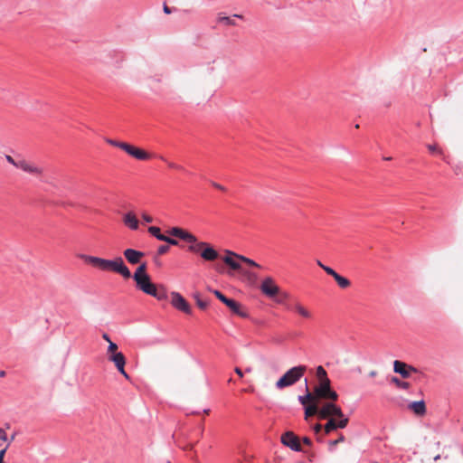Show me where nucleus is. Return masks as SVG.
I'll return each instance as SVG.
<instances>
[{
	"instance_id": "nucleus-3",
	"label": "nucleus",
	"mask_w": 463,
	"mask_h": 463,
	"mask_svg": "<svg viewBox=\"0 0 463 463\" xmlns=\"http://www.w3.org/2000/svg\"><path fill=\"white\" fill-rule=\"evenodd\" d=\"M307 371L306 365H298L288 370L276 383V388L282 390L298 383Z\"/></svg>"
},
{
	"instance_id": "nucleus-35",
	"label": "nucleus",
	"mask_w": 463,
	"mask_h": 463,
	"mask_svg": "<svg viewBox=\"0 0 463 463\" xmlns=\"http://www.w3.org/2000/svg\"><path fill=\"white\" fill-rule=\"evenodd\" d=\"M345 439V436L343 434H340L338 439H334V440H330L329 441V447H330L329 449L332 451L333 450V447L336 446L340 442H344Z\"/></svg>"
},
{
	"instance_id": "nucleus-7",
	"label": "nucleus",
	"mask_w": 463,
	"mask_h": 463,
	"mask_svg": "<svg viewBox=\"0 0 463 463\" xmlns=\"http://www.w3.org/2000/svg\"><path fill=\"white\" fill-rule=\"evenodd\" d=\"M171 304L172 306L185 314L190 315L192 313V308L186 299L178 292L171 293Z\"/></svg>"
},
{
	"instance_id": "nucleus-13",
	"label": "nucleus",
	"mask_w": 463,
	"mask_h": 463,
	"mask_svg": "<svg viewBox=\"0 0 463 463\" xmlns=\"http://www.w3.org/2000/svg\"><path fill=\"white\" fill-rule=\"evenodd\" d=\"M128 155L131 156L132 157L137 159V160H148L151 158V155L145 150L138 148L137 146H134L128 143L126 144L124 146V150Z\"/></svg>"
},
{
	"instance_id": "nucleus-12",
	"label": "nucleus",
	"mask_w": 463,
	"mask_h": 463,
	"mask_svg": "<svg viewBox=\"0 0 463 463\" xmlns=\"http://www.w3.org/2000/svg\"><path fill=\"white\" fill-rule=\"evenodd\" d=\"M109 360L114 363L120 374H122L126 379L129 378L125 370L126 357L121 352L109 354Z\"/></svg>"
},
{
	"instance_id": "nucleus-11",
	"label": "nucleus",
	"mask_w": 463,
	"mask_h": 463,
	"mask_svg": "<svg viewBox=\"0 0 463 463\" xmlns=\"http://www.w3.org/2000/svg\"><path fill=\"white\" fill-rule=\"evenodd\" d=\"M338 418L339 420H336L334 418H329L328 421L324 426L326 434H329L333 430L337 429H344L347 426L349 420L347 417L343 415L342 417Z\"/></svg>"
},
{
	"instance_id": "nucleus-39",
	"label": "nucleus",
	"mask_w": 463,
	"mask_h": 463,
	"mask_svg": "<svg viewBox=\"0 0 463 463\" xmlns=\"http://www.w3.org/2000/svg\"><path fill=\"white\" fill-rule=\"evenodd\" d=\"M322 269L326 272V274L332 276L333 278L336 275V271L328 266H322Z\"/></svg>"
},
{
	"instance_id": "nucleus-34",
	"label": "nucleus",
	"mask_w": 463,
	"mask_h": 463,
	"mask_svg": "<svg viewBox=\"0 0 463 463\" xmlns=\"http://www.w3.org/2000/svg\"><path fill=\"white\" fill-rule=\"evenodd\" d=\"M322 399H325V400H330L332 402H335L337 399H338V394L336 393L335 391H334L333 389H331L326 394V396H324Z\"/></svg>"
},
{
	"instance_id": "nucleus-14",
	"label": "nucleus",
	"mask_w": 463,
	"mask_h": 463,
	"mask_svg": "<svg viewBox=\"0 0 463 463\" xmlns=\"http://www.w3.org/2000/svg\"><path fill=\"white\" fill-rule=\"evenodd\" d=\"M287 310L295 312L306 319L312 317V313L298 300H293L292 304L287 305Z\"/></svg>"
},
{
	"instance_id": "nucleus-47",
	"label": "nucleus",
	"mask_w": 463,
	"mask_h": 463,
	"mask_svg": "<svg viewBox=\"0 0 463 463\" xmlns=\"http://www.w3.org/2000/svg\"><path fill=\"white\" fill-rule=\"evenodd\" d=\"M303 443L307 445V446H310L312 444V441L309 438L307 437H304L303 439H302Z\"/></svg>"
},
{
	"instance_id": "nucleus-19",
	"label": "nucleus",
	"mask_w": 463,
	"mask_h": 463,
	"mask_svg": "<svg viewBox=\"0 0 463 463\" xmlns=\"http://www.w3.org/2000/svg\"><path fill=\"white\" fill-rule=\"evenodd\" d=\"M168 233L172 236L177 237L182 241H193V233L180 228V227H173L168 231Z\"/></svg>"
},
{
	"instance_id": "nucleus-30",
	"label": "nucleus",
	"mask_w": 463,
	"mask_h": 463,
	"mask_svg": "<svg viewBox=\"0 0 463 463\" xmlns=\"http://www.w3.org/2000/svg\"><path fill=\"white\" fill-rule=\"evenodd\" d=\"M391 382L392 383H394L398 388H401L403 390H408L411 386V384L408 382H403L397 377H392L391 379Z\"/></svg>"
},
{
	"instance_id": "nucleus-24",
	"label": "nucleus",
	"mask_w": 463,
	"mask_h": 463,
	"mask_svg": "<svg viewBox=\"0 0 463 463\" xmlns=\"http://www.w3.org/2000/svg\"><path fill=\"white\" fill-rule=\"evenodd\" d=\"M311 415L319 417V401H315L305 407V418L307 419Z\"/></svg>"
},
{
	"instance_id": "nucleus-32",
	"label": "nucleus",
	"mask_w": 463,
	"mask_h": 463,
	"mask_svg": "<svg viewBox=\"0 0 463 463\" xmlns=\"http://www.w3.org/2000/svg\"><path fill=\"white\" fill-rule=\"evenodd\" d=\"M159 158L165 162L167 163V165L170 167V168H173V169H176V170H180V171H183V172H185V169L180 165H177L175 163H173V162H169L167 161L164 156H160Z\"/></svg>"
},
{
	"instance_id": "nucleus-20",
	"label": "nucleus",
	"mask_w": 463,
	"mask_h": 463,
	"mask_svg": "<svg viewBox=\"0 0 463 463\" xmlns=\"http://www.w3.org/2000/svg\"><path fill=\"white\" fill-rule=\"evenodd\" d=\"M235 18L242 19L243 16L241 14H233L232 17H230L223 15L222 14H219L217 17V22L221 24H224L227 26H237Z\"/></svg>"
},
{
	"instance_id": "nucleus-57",
	"label": "nucleus",
	"mask_w": 463,
	"mask_h": 463,
	"mask_svg": "<svg viewBox=\"0 0 463 463\" xmlns=\"http://www.w3.org/2000/svg\"><path fill=\"white\" fill-rule=\"evenodd\" d=\"M383 159L388 161V160H391L392 158L391 157H384Z\"/></svg>"
},
{
	"instance_id": "nucleus-22",
	"label": "nucleus",
	"mask_w": 463,
	"mask_h": 463,
	"mask_svg": "<svg viewBox=\"0 0 463 463\" xmlns=\"http://www.w3.org/2000/svg\"><path fill=\"white\" fill-rule=\"evenodd\" d=\"M305 388H306V394L298 396V402L302 405H304L306 407V406H307V402H309V403H311V402L317 401V398H316L314 393H311L309 392V388H308V383H307V378L305 379Z\"/></svg>"
},
{
	"instance_id": "nucleus-44",
	"label": "nucleus",
	"mask_w": 463,
	"mask_h": 463,
	"mask_svg": "<svg viewBox=\"0 0 463 463\" xmlns=\"http://www.w3.org/2000/svg\"><path fill=\"white\" fill-rule=\"evenodd\" d=\"M142 218L147 223H150L153 222V218L150 215H147L146 213L142 214Z\"/></svg>"
},
{
	"instance_id": "nucleus-15",
	"label": "nucleus",
	"mask_w": 463,
	"mask_h": 463,
	"mask_svg": "<svg viewBox=\"0 0 463 463\" xmlns=\"http://www.w3.org/2000/svg\"><path fill=\"white\" fill-rule=\"evenodd\" d=\"M148 232L152 236L156 237L158 241H165V242H166L169 245L177 246L178 243H179L177 240L170 238L168 236H165V235L162 234L161 233V230H160L159 227L150 226L148 228Z\"/></svg>"
},
{
	"instance_id": "nucleus-41",
	"label": "nucleus",
	"mask_w": 463,
	"mask_h": 463,
	"mask_svg": "<svg viewBox=\"0 0 463 463\" xmlns=\"http://www.w3.org/2000/svg\"><path fill=\"white\" fill-rule=\"evenodd\" d=\"M7 439L5 431L0 428V446L2 445V442L5 441Z\"/></svg>"
},
{
	"instance_id": "nucleus-29",
	"label": "nucleus",
	"mask_w": 463,
	"mask_h": 463,
	"mask_svg": "<svg viewBox=\"0 0 463 463\" xmlns=\"http://www.w3.org/2000/svg\"><path fill=\"white\" fill-rule=\"evenodd\" d=\"M335 280L336 281L337 285L341 288H346L351 285V282L348 279L341 276L340 274L336 273V275L334 277Z\"/></svg>"
},
{
	"instance_id": "nucleus-16",
	"label": "nucleus",
	"mask_w": 463,
	"mask_h": 463,
	"mask_svg": "<svg viewBox=\"0 0 463 463\" xmlns=\"http://www.w3.org/2000/svg\"><path fill=\"white\" fill-rule=\"evenodd\" d=\"M331 381L330 379L323 380L318 383L314 390V394L317 401L322 399L326 394L331 390Z\"/></svg>"
},
{
	"instance_id": "nucleus-50",
	"label": "nucleus",
	"mask_w": 463,
	"mask_h": 463,
	"mask_svg": "<svg viewBox=\"0 0 463 463\" xmlns=\"http://www.w3.org/2000/svg\"><path fill=\"white\" fill-rule=\"evenodd\" d=\"M321 430H322V425H320V424H317L314 427V430H315L316 433H318Z\"/></svg>"
},
{
	"instance_id": "nucleus-26",
	"label": "nucleus",
	"mask_w": 463,
	"mask_h": 463,
	"mask_svg": "<svg viewBox=\"0 0 463 463\" xmlns=\"http://www.w3.org/2000/svg\"><path fill=\"white\" fill-rule=\"evenodd\" d=\"M279 297L276 298V302L278 304L283 305L285 308L287 309V305L292 304V301L290 299V295L287 292L279 293Z\"/></svg>"
},
{
	"instance_id": "nucleus-45",
	"label": "nucleus",
	"mask_w": 463,
	"mask_h": 463,
	"mask_svg": "<svg viewBox=\"0 0 463 463\" xmlns=\"http://www.w3.org/2000/svg\"><path fill=\"white\" fill-rule=\"evenodd\" d=\"M6 452V448L0 450V463H4V457Z\"/></svg>"
},
{
	"instance_id": "nucleus-56",
	"label": "nucleus",
	"mask_w": 463,
	"mask_h": 463,
	"mask_svg": "<svg viewBox=\"0 0 463 463\" xmlns=\"http://www.w3.org/2000/svg\"><path fill=\"white\" fill-rule=\"evenodd\" d=\"M439 458H440V455H437V456H435V457H434V460H435V461H437V460H438V459H439Z\"/></svg>"
},
{
	"instance_id": "nucleus-53",
	"label": "nucleus",
	"mask_w": 463,
	"mask_h": 463,
	"mask_svg": "<svg viewBox=\"0 0 463 463\" xmlns=\"http://www.w3.org/2000/svg\"><path fill=\"white\" fill-rule=\"evenodd\" d=\"M317 264L322 269V266H325L319 260H317Z\"/></svg>"
},
{
	"instance_id": "nucleus-6",
	"label": "nucleus",
	"mask_w": 463,
	"mask_h": 463,
	"mask_svg": "<svg viewBox=\"0 0 463 463\" xmlns=\"http://www.w3.org/2000/svg\"><path fill=\"white\" fill-rule=\"evenodd\" d=\"M280 440L284 446L288 447L293 451H302V447L299 439L297 435H295L294 432L286 431L281 435Z\"/></svg>"
},
{
	"instance_id": "nucleus-40",
	"label": "nucleus",
	"mask_w": 463,
	"mask_h": 463,
	"mask_svg": "<svg viewBox=\"0 0 463 463\" xmlns=\"http://www.w3.org/2000/svg\"><path fill=\"white\" fill-rule=\"evenodd\" d=\"M5 160L17 168V162L11 156L5 155Z\"/></svg>"
},
{
	"instance_id": "nucleus-48",
	"label": "nucleus",
	"mask_w": 463,
	"mask_h": 463,
	"mask_svg": "<svg viewBox=\"0 0 463 463\" xmlns=\"http://www.w3.org/2000/svg\"><path fill=\"white\" fill-rule=\"evenodd\" d=\"M163 10H164L165 14H169L172 13V10L170 9V7H168L165 4L163 6Z\"/></svg>"
},
{
	"instance_id": "nucleus-54",
	"label": "nucleus",
	"mask_w": 463,
	"mask_h": 463,
	"mask_svg": "<svg viewBox=\"0 0 463 463\" xmlns=\"http://www.w3.org/2000/svg\"><path fill=\"white\" fill-rule=\"evenodd\" d=\"M245 371H246L247 373H250V372L252 371V368H251V367H247V368L245 369Z\"/></svg>"
},
{
	"instance_id": "nucleus-8",
	"label": "nucleus",
	"mask_w": 463,
	"mask_h": 463,
	"mask_svg": "<svg viewBox=\"0 0 463 463\" xmlns=\"http://www.w3.org/2000/svg\"><path fill=\"white\" fill-rule=\"evenodd\" d=\"M214 295L221 300L224 305H226L234 314L246 317V314L241 310V305L232 298H229L225 297L221 291L214 290Z\"/></svg>"
},
{
	"instance_id": "nucleus-17",
	"label": "nucleus",
	"mask_w": 463,
	"mask_h": 463,
	"mask_svg": "<svg viewBox=\"0 0 463 463\" xmlns=\"http://www.w3.org/2000/svg\"><path fill=\"white\" fill-rule=\"evenodd\" d=\"M17 168H19L28 174L35 175H41L43 173L42 168H40L24 159L19 160L17 162Z\"/></svg>"
},
{
	"instance_id": "nucleus-28",
	"label": "nucleus",
	"mask_w": 463,
	"mask_h": 463,
	"mask_svg": "<svg viewBox=\"0 0 463 463\" xmlns=\"http://www.w3.org/2000/svg\"><path fill=\"white\" fill-rule=\"evenodd\" d=\"M226 253H229V254H231V255L235 256V257H236V259H239V260H242L243 262H245V263H247V264H249V265H250V266L258 267V268H260V266L258 263H256L253 260L249 259V258H247V257H245V256L236 254V253H234V252L231 251V250H226Z\"/></svg>"
},
{
	"instance_id": "nucleus-51",
	"label": "nucleus",
	"mask_w": 463,
	"mask_h": 463,
	"mask_svg": "<svg viewBox=\"0 0 463 463\" xmlns=\"http://www.w3.org/2000/svg\"><path fill=\"white\" fill-rule=\"evenodd\" d=\"M376 374H377V372H376V371H371V372L369 373V376H370V377H374V376H376Z\"/></svg>"
},
{
	"instance_id": "nucleus-43",
	"label": "nucleus",
	"mask_w": 463,
	"mask_h": 463,
	"mask_svg": "<svg viewBox=\"0 0 463 463\" xmlns=\"http://www.w3.org/2000/svg\"><path fill=\"white\" fill-rule=\"evenodd\" d=\"M428 149L431 152V153H434V152H438L439 154H441V150H439L436 146V145H428Z\"/></svg>"
},
{
	"instance_id": "nucleus-23",
	"label": "nucleus",
	"mask_w": 463,
	"mask_h": 463,
	"mask_svg": "<svg viewBox=\"0 0 463 463\" xmlns=\"http://www.w3.org/2000/svg\"><path fill=\"white\" fill-rule=\"evenodd\" d=\"M409 408L414 411L416 415L422 416L426 412V406L423 400L415 401L409 404Z\"/></svg>"
},
{
	"instance_id": "nucleus-31",
	"label": "nucleus",
	"mask_w": 463,
	"mask_h": 463,
	"mask_svg": "<svg viewBox=\"0 0 463 463\" xmlns=\"http://www.w3.org/2000/svg\"><path fill=\"white\" fill-rule=\"evenodd\" d=\"M317 376L318 378V382L320 381H323V380H326V379H329L327 377V373L326 371L324 369L323 366L319 365L317 367Z\"/></svg>"
},
{
	"instance_id": "nucleus-55",
	"label": "nucleus",
	"mask_w": 463,
	"mask_h": 463,
	"mask_svg": "<svg viewBox=\"0 0 463 463\" xmlns=\"http://www.w3.org/2000/svg\"><path fill=\"white\" fill-rule=\"evenodd\" d=\"M5 375V371H1L0 372V377H4Z\"/></svg>"
},
{
	"instance_id": "nucleus-1",
	"label": "nucleus",
	"mask_w": 463,
	"mask_h": 463,
	"mask_svg": "<svg viewBox=\"0 0 463 463\" xmlns=\"http://www.w3.org/2000/svg\"><path fill=\"white\" fill-rule=\"evenodd\" d=\"M80 258L85 262L91 264L92 266L99 268L103 271H114L116 273L120 274L125 279H129L131 277V272L129 269L126 266L121 257H117L114 260H107L99 257L83 254L80 256Z\"/></svg>"
},
{
	"instance_id": "nucleus-4",
	"label": "nucleus",
	"mask_w": 463,
	"mask_h": 463,
	"mask_svg": "<svg viewBox=\"0 0 463 463\" xmlns=\"http://www.w3.org/2000/svg\"><path fill=\"white\" fill-rule=\"evenodd\" d=\"M137 288L142 290L144 293L150 295L158 300H164L166 298V293L164 289L159 290L156 284L151 282L150 277L146 275L142 279L136 281Z\"/></svg>"
},
{
	"instance_id": "nucleus-10",
	"label": "nucleus",
	"mask_w": 463,
	"mask_h": 463,
	"mask_svg": "<svg viewBox=\"0 0 463 463\" xmlns=\"http://www.w3.org/2000/svg\"><path fill=\"white\" fill-rule=\"evenodd\" d=\"M260 290L264 295L269 298H275L279 293V288L274 283V280L268 277L266 278L261 285Z\"/></svg>"
},
{
	"instance_id": "nucleus-37",
	"label": "nucleus",
	"mask_w": 463,
	"mask_h": 463,
	"mask_svg": "<svg viewBox=\"0 0 463 463\" xmlns=\"http://www.w3.org/2000/svg\"><path fill=\"white\" fill-rule=\"evenodd\" d=\"M169 244L168 245H160L157 249V255H163L165 254L169 250Z\"/></svg>"
},
{
	"instance_id": "nucleus-42",
	"label": "nucleus",
	"mask_w": 463,
	"mask_h": 463,
	"mask_svg": "<svg viewBox=\"0 0 463 463\" xmlns=\"http://www.w3.org/2000/svg\"><path fill=\"white\" fill-rule=\"evenodd\" d=\"M211 184H212L213 187H215V188H217V189H219V190H221V191H226V188H225L224 186H222V184H218V183H216V182L212 181V182H211Z\"/></svg>"
},
{
	"instance_id": "nucleus-33",
	"label": "nucleus",
	"mask_w": 463,
	"mask_h": 463,
	"mask_svg": "<svg viewBox=\"0 0 463 463\" xmlns=\"http://www.w3.org/2000/svg\"><path fill=\"white\" fill-rule=\"evenodd\" d=\"M106 142L113 146L118 147L122 150H124V146H126V142L117 141L114 139L107 138Z\"/></svg>"
},
{
	"instance_id": "nucleus-46",
	"label": "nucleus",
	"mask_w": 463,
	"mask_h": 463,
	"mask_svg": "<svg viewBox=\"0 0 463 463\" xmlns=\"http://www.w3.org/2000/svg\"><path fill=\"white\" fill-rule=\"evenodd\" d=\"M234 372L238 374L239 377H243V372L241 371V368L235 367Z\"/></svg>"
},
{
	"instance_id": "nucleus-5",
	"label": "nucleus",
	"mask_w": 463,
	"mask_h": 463,
	"mask_svg": "<svg viewBox=\"0 0 463 463\" xmlns=\"http://www.w3.org/2000/svg\"><path fill=\"white\" fill-rule=\"evenodd\" d=\"M344 415L342 409L334 402H325L322 406H319V418L328 419L334 416L342 417Z\"/></svg>"
},
{
	"instance_id": "nucleus-49",
	"label": "nucleus",
	"mask_w": 463,
	"mask_h": 463,
	"mask_svg": "<svg viewBox=\"0 0 463 463\" xmlns=\"http://www.w3.org/2000/svg\"><path fill=\"white\" fill-rule=\"evenodd\" d=\"M102 338H103L104 340H106L109 344V342H112V341L110 340L109 335L107 333H104V334L102 335Z\"/></svg>"
},
{
	"instance_id": "nucleus-36",
	"label": "nucleus",
	"mask_w": 463,
	"mask_h": 463,
	"mask_svg": "<svg viewBox=\"0 0 463 463\" xmlns=\"http://www.w3.org/2000/svg\"><path fill=\"white\" fill-rule=\"evenodd\" d=\"M117 350H118V345L114 342H109V346H108L109 355L111 354H117L118 353Z\"/></svg>"
},
{
	"instance_id": "nucleus-38",
	"label": "nucleus",
	"mask_w": 463,
	"mask_h": 463,
	"mask_svg": "<svg viewBox=\"0 0 463 463\" xmlns=\"http://www.w3.org/2000/svg\"><path fill=\"white\" fill-rule=\"evenodd\" d=\"M196 304L201 309H205L208 306V302L205 300H202L196 297Z\"/></svg>"
},
{
	"instance_id": "nucleus-25",
	"label": "nucleus",
	"mask_w": 463,
	"mask_h": 463,
	"mask_svg": "<svg viewBox=\"0 0 463 463\" xmlns=\"http://www.w3.org/2000/svg\"><path fill=\"white\" fill-rule=\"evenodd\" d=\"M234 258H236V257L227 253V255L225 257H223L222 260L231 269H232L234 270H238L241 269V264Z\"/></svg>"
},
{
	"instance_id": "nucleus-52",
	"label": "nucleus",
	"mask_w": 463,
	"mask_h": 463,
	"mask_svg": "<svg viewBox=\"0 0 463 463\" xmlns=\"http://www.w3.org/2000/svg\"><path fill=\"white\" fill-rule=\"evenodd\" d=\"M154 260H155V263L157 265V266H160L161 265V262L158 260L157 257L156 256L154 258Z\"/></svg>"
},
{
	"instance_id": "nucleus-9",
	"label": "nucleus",
	"mask_w": 463,
	"mask_h": 463,
	"mask_svg": "<svg viewBox=\"0 0 463 463\" xmlns=\"http://www.w3.org/2000/svg\"><path fill=\"white\" fill-rule=\"evenodd\" d=\"M393 371L394 373H399L402 378H409L411 373H417L418 369L404 362L395 360L393 362Z\"/></svg>"
},
{
	"instance_id": "nucleus-2",
	"label": "nucleus",
	"mask_w": 463,
	"mask_h": 463,
	"mask_svg": "<svg viewBox=\"0 0 463 463\" xmlns=\"http://www.w3.org/2000/svg\"><path fill=\"white\" fill-rule=\"evenodd\" d=\"M193 238V241H186L189 243L187 247L189 252L199 254L205 261H214L219 258V252L210 243L198 241L194 234Z\"/></svg>"
},
{
	"instance_id": "nucleus-21",
	"label": "nucleus",
	"mask_w": 463,
	"mask_h": 463,
	"mask_svg": "<svg viewBox=\"0 0 463 463\" xmlns=\"http://www.w3.org/2000/svg\"><path fill=\"white\" fill-rule=\"evenodd\" d=\"M123 222H124L125 225L128 226L131 230L136 231L138 229V225H139L138 220L136 217V215L131 212H128L124 214Z\"/></svg>"
},
{
	"instance_id": "nucleus-18",
	"label": "nucleus",
	"mask_w": 463,
	"mask_h": 463,
	"mask_svg": "<svg viewBox=\"0 0 463 463\" xmlns=\"http://www.w3.org/2000/svg\"><path fill=\"white\" fill-rule=\"evenodd\" d=\"M124 257L130 264H137L139 263L142 257H144L145 253L134 249H127L123 252Z\"/></svg>"
},
{
	"instance_id": "nucleus-27",
	"label": "nucleus",
	"mask_w": 463,
	"mask_h": 463,
	"mask_svg": "<svg viewBox=\"0 0 463 463\" xmlns=\"http://www.w3.org/2000/svg\"><path fill=\"white\" fill-rule=\"evenodd\" d=\"M146 263H142L141 265H139V267L137 269L136 272L133 275L134 280L138 281V280L142 279L143 278H145V276L147 275L146 272Z\"/></svg>"
}]
</instances>
